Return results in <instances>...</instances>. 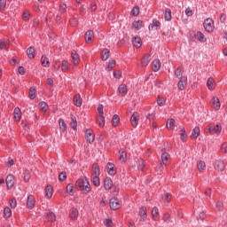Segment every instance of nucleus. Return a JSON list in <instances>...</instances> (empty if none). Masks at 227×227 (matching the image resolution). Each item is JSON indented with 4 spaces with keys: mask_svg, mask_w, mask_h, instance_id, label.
<instances>
[{
    "mask_svg": "<svg viewBox=\"0 0 227 227\" xmlns=\"http://www.w3.org/2000/svg\"><path fill=\"white\" fill-rule=\"evenodd\" d=\"M76 189L82 191L85 194H88L91 191V185L86 179L80 178L75 183Z\"/></svg>",
    "mask_w": 227,
    "mask_h": 227,
    "instance_id": "obj_1",
    "label": "nucleus"
},
{
    "mask_svg": "<svg viewBox=\"0 0 227 227\" xmlns=\"http://www.w3.org/2000/svg\"><path fill=\"white\" fill-rule=\"evenodd\" d=\"M204 28L207 33H212L214 31V20L208 18L204 21Z\"/></svg>",
    "mask_w": 227,
    "mask_h": 227,
    "instance_id": "obj_2",
    "label": "nucleus"
},
{
    "mask_svg": "<svg viewBox=\"0 0 227 227\" xmlns=\"http://www.w3.org/2000/svg\"><path fill=\"white\" fill-rule=\"evenodd\" d=\"M121 204L120 203V200L116 198H112L110 200V208L112 210H118V208H121Z\"/></svg>",
    "mask_w": 227,
    "mask_h": 227,
    "instance_id": "obj_3",
    "label": "nucleus"
},
{
    "mask_svg": "<svg viewBox=\"0 0 227 227\" xmlns=\"http://www.w3.org/2000/svg\"><path fill=\"white\" fill-rule=\"evenodd\" d=\"M211 107L215 109V111H219V109H221V101H219V98L214 97L211 99Z\"/></svg>",
    "mask_w": 227,
    "mask_h": 227,
    "instance_id": "obj_4",
    "label": "nucleus"
},
{
    "mask_svg": "<svg viewBox=\"0 0 227 227\" xmlns=\"http://www.w3.org/2000/svg\"><path fill=\"white\" fill-rule=\"evenodd\" d=\"M85 139L88 143L91 144L95 141V135H93V130L87 129L85 132Z\"/></svg>",
    "mask_w": 227,
    "mask_h": 227,
    "instance_id": "obj_5",
    "label": "nucleus"
},
{
    "mask_svg": "<svg viewBox=\"0 0 227 227\" xmlns=\"http://www.w3.org/2000/svg\"><path fill=\"white\" fill-rule=\"evenodd\" d=\"M84 36L86 43H91L95 38V33L92 30H89L85 33Z\"/></svg>",
    "mask_w": 227,
    "mask_h": 227,
    "instance_id": "obj_6",
    "label": "nucleus"
},
{
    "mask_svg": "<svg viewBox=\"0 0 227 227\" xmlns=\"http://www.w3.org/2000/svg\"><path fill=\"white\" fill-rule=\"evenodd\" d=\"M177 86L181 91H184V89L185 88V86H187V76L181 77L180 81L177 83Z\"/></svg>",
    "mask_w": 227,
    "mask_h": 227,
    "instance_id": "obj_7",
    "label": "nucleus"
},
{
    "mask_svg": "<svg viewBox=\"0 0 227 227\" xmlns=\"http://www.w3.org/2000/svg\"><path fill=\"white\" fill-rule=\"evenodd\" d=\"M130 121L132 127H137V123L139 122V114H137V112L133 113Z\"/></svg>",
    "mask_w": 227,
    "mask_h": 227,
    "instance_id": "obj_8",
    "label": "nucleus"
},
{
    "mask_svg": "<svg viewBox=\"0 0 227 227\" xmlns=\"http://www.w3.org/2000/svg\"><path fill=\"white\" fill-rule=\"evenodd\" d=\"M5 182L8 189H12V187H13L15 184V178L13 177V175H8L5 179Z\"/></svg>",
    "mask_w": 227,
    "mask_h": 227,
    "instance_id": "obj_9",
    "label": "nucleus"
},
{
    "mask_svg": "<svg viewBox=\"0 0 227 227\" xmlns=\"http://www.w3.org/2000/svg\"><path fill=\"white\" fill-rule=\"evenodd\" d=\"M71 58L72 63L74 65V67H77V65H79V61H81V59H79V54H77V51H72Z\"/></svg>",
    "mask_w": 227,
    "mask_h": 227,
    "instance_id": "obj_10",
    "label": "nucleus"
},
{
    "mask_svg": "<svg viewBox=\"0 0 227 227\" xmlns=\"http://www.w3.org/2000/svg\"><path fill=\"white\" fill-rule=\"evenodd\" d=\"M224 161L218 160L215 161V169H216V171H224Z\"/></svg>",
    "mask_w": 227,
    "mask_h": 227,
    "instance_id": "obj_11",
    "label": "nucleus"
},
{
    "mask_svg": "<svg viewBox=\"0 0 227 227\" xmlns=\"http://www.w3.org/2000/svg\"><path fill=\"white\" fill-rule=\"evenodd\" d=\"M106 169H107L108 175H111L112 176H114V175L116 173L114 165L112 162L107 163Z\"/></svg>",
    "mask_w": 227,
    "mask_h": 227,
    "instance_id": "obj_12",
    "label": "nucleus"
},
{
    "mask_svg": "<svg viewBox=\"0 0 227 227\" xmlns=\"http://www.w3.org/2000/svg\"><path fill=\"white\" fill-rule=\"evenodd\" d=\"M150 61H152L151 56L146 54L141 59V66L142 67H148V65H150Z\"/></svg>",
    "mask_w": 227,
    "mask_h": 227,
    "instance_id": "obj_13",
    "label": "nucleus"
},
{
    "mask_svg": "<svg viewBox=\"0 0 227 227\" xmlns=\"http://www.w3.org/2000/svg\"><path fill=\"white\" fill-rule=\"evenodd\" d=\"M61 70L62 72H68V70H72V66L68 61L63 60L61 65Z\"/></svg>",
    "mask_w": 227,
    "mask_h": 227,
    "instance_id": "obj_14",
    "label": "nucleus"
},
{
    "mask_svg": "<svg viewBox=\"0 0 227 227\" xmlns=\"http://www.w3.org/2000/svg\"><path fill=\"white\" fill-rule=\"evenodd\" d=\"M152 68L153 72H159L160 70V60L155 59L152 63Z\"/></svg>",
    "mask_w": 227,
    "mask_h": 227,
    "instance_id": "obj_15",
    "label": "nucleus"
},
{
    "mask_svg": "<svg viewBox=\"0 0 227 227\" xmlns=\"http://www.w3.org/2000/svg\"><path fill=\"white\" fill-rule=\"evenodd\" d=\"M104 187H105L106 191H109V189H111V187H113V180L111 179V177H106L105 179Z\"/></svg>",
    "mask_w": 227,
    "mask_h": 227,
    "instance_id": "obj_16",
    "label": "nucleus"
},
{
    "mask_svg": "<svg viewBox=\"0 0 227 227\" xmlns=\"http://www.w3.org/2000/svg\"><path fill=\"white\" fill-rule=\"evenodd\" d=\"M10 47V41L8 39H0V51L8 49Z\"/></svg>",
    "mask_w": 227,
    "mask_h": 227,
    "instance_id": "obj_17",
    "label": "nucleus"
},
{
    "mask_svg": "<svg viewBox=\"0 0 227 227\" xmlns=\"http://www.w3.org/2000/svg\"><path fill=\"white\" fill-rule=\"evenodd\" d=\"M128 90H127V85L125 84H121L118 88V93H120V95H121L122 97H125L128 93Z\"/></svg>",
    "mask_w": 227,
    "mask_h": 227,
    "instance_id": "obj_18",
    "label": "nucleus"
},
{
    "mask_svg": "<svg viewBox=\"0 0 227 227\" xmlns=\"http://www.w3.org/2000/svg\"><path fill=\"white\" fill-rule=\"evenodd\" d=\"M35 197L30 195L27 197V208H33L35 207Z\"/></svg>",
    "mask_w": 227,
    "mask_h": 227,
    "instance_id": "obj_19",
    "label": "nucleus"
},
{
    "mask_svg": "<svg viewBox=\"0 0 227 227\" xmlns=\"http://www.w3.org/2000/svg\"><path fill=\"white\" fill-rule=\"evenodd\" d=\"M13 113L15 121H20V118H22V112H20V108L16 107Z\"/></svg>",
    "mask_w": 227,
    "mask_h": 227,
    "instance_id": "obj_20",
    "label": "nucleus"
},
{
    "mask_svg": "<svg viewBox=\"0 0 227 227\" xmlns=\"http://www.w3.org/2000/svg\"><path fill=\"white\" fill-rule=\"evenodd\" d=\"M200 127L197 126L192 129V132L191 135L192 139H198V137H200Z\"/></svg>",
    "mask_w": 227,
    "mask_h": 227,
    "instance_id": "obj_21",
    "label": "nucleus"
},
{
    "mask_svg": "<svg viewBox=\"0 0 227 227\" xmlns=\"http://www.w3.org/2000/svg\"><path fill=\"white\" fill-rule=\"evenodd\" d=\"M74 104L76 106V107H81V106H82V98H81V95L74 96Z\"/></svg>",
    "mask_w": 227,
    "mask_h": 227,
    "instance_id": "obj_22",
    "label": "nucleus"
},
{
    "mask_svg": "<svg viewBox=\"0 0 227 227\" xmlns=\"http://www.w3.org/2000/svg\"><path fill=\"white\" fill-rule=\"evenodd\" d=\"M44 192L45 197L48 198V200H51V198H52V186L47 185Z\"/></svg>",
    "mask_w": 227,
    "mask_h": 227,
    "instance_id": "obj_23",
    "label": "nucleus"
},
{
    "mask_svg": "<svg viewBox=\"0 0 227 227\" xmlns=\"http://www.w3.org/2000/svg\"><path fill=\"white\" fill-rule=\"evenodd\" d=\"M132 43H133L134 47H137V49H139V47H141V45H142L141 37L135 36L133 38Z\"/></svg>",
    "mask_w": 227,
    "mask_h": 227,
    "instance_id": "obj_24",
    "label": "nucleus"
},
{
    "mask_svg": "<svg viewBox=\"0 0 227 227\" xmlns=\"http://www.w3.org/2000/svg\"><path fill=\"white\" fill-rule=\"evenodd\" d=\"M197 168L199 171L202 173V171H205V169H207V164L205 163V161L200 160L197 162Z\"/></svg>",
    "mask_w": 227,
    "mask_h": 227,
    "instance_id": "obj_25",
    "label": "nucleus"
},
{
    "mask_svg": "<svg viewBox=\"0 0 227 227\" xmlns=\"http://www.w3.org/2000/svg\"><path fill=\"white\" fill-rule=\"evenodd\" d=\"M169 159H170L169 153H163L161 154V161H162V164H164V166L168 165V161L169 160Z\"/></svg>",
    "mask_w": 227,
    "mask_h": 227,
    "instance_id": "obj_26",
    "label": "nucleus"
},
{
    "mask_svg": "<svg viewBox=\"0 0 227 227\" xmlns=\"http://www.w3.org/2000/svg\"><path fill=\"white\" fill-rule=\"evenodd\" d=\"M139 215H140V218L142 219V221H145L146 220V217H147V215H146V207H142L139 210Z\"/></svg>",
    "mask_w": 227,
    "mask_h": 227,
    "instance_id": "obj_27",
    "label": "nucleus"
},
{
    "mask_svg": "<svg viewBox=\"0 0 227 227\" xmlns=\"http://www.w3.org/2000/svg\"><path fill=\"white\" fill-rule=\"evenodd\" d=\"M109 54H110V51L107 49L103 50L101 52L102 60L107 61V59H109Z\"/></svg>",
    "mask_w": 227,
    "mask_h": 227,
    "instance_id": "obj_28",
    "label": "nucleus"
},
{
    "mask_svg": "<svg viewBox=\"0 0 227 227\" xmlns=\"http://www.w3.org/2000/svg\"><path fill=\"white\" fill-rule=\"evenodd\" d=\"M167 129L168 130H173L175 129V119H168L167 121Z\"/></svg>",
    "mask_w": 227,
    "mask_h": 227,
    "instance_id": "obj_29",
    "label": "nucleus"
},
{
    "mask_svg": "<svg viewBox=\"0 0 227 227\" xmlns=\"http://www.w3.org/2000/svg\"><path fill=\"white\" fill-rule=\"evenodd\" d=\"M92 173H93V176H100V168H98V164H94L92 166Z\"/></svg>",
    "mask_w": 227,
    "mask_h": 227,
    "instance_id": "obj_30",
    "label": "nucleus"
},
{
    "mask_svg": "<svg viewBox=\"0 0 227 227\" xmlns=\"http://www.w3.org/2000/svg\"><path fill=\"white\" fill-rule=\"evenodd\" d=\"M28 95L31 100H35V98H36V89L35 87H31Z\"/></svg>",
    "mask_w": 227,
    "mask_h": 227,
    "instance_id": "obj_31",
    "label": "nucleus"
},
{
    "mask_svg": "<svg viewBox=\"0 0 227 227\" xmlns=\"http://www.w3.org/2000/svg\"><path fill=\"white\" fill-rule=\"evenodd\" d=\"M97 122L98 123L99 127H104V125H106V117H104V115H98L97 118Z\"/></svg>",
    "mask_w": 227,
    "mask_h": 227,
    "instance_id": "obj_32",
    "label": "nucleus"
},
{
    "mask_svg": "<svg viewBox=\"0 0 227 227\" xmlns=\"http://www.w3.org/2000/svg\"><path fill=\"white\" fill-rule=\"evenodd\" d=\"M78 215H79V211H77L76 208H73L70 210L69 217H71V219H77Z\"/></svg>",
    "mask_w": 227,
    "mask_h": 227,
    "instance_id": "obj_33",
    "label": "nucleus"
},
{
    "mask_svg": "<svg viewBox=\"0 0 227 227\" xmlns=\"http://www.w3.org/2000/svg\"><path fill=\"white\" fill-rule=\"evenodd\" d=\"M132 27L137 31H139V29H141L143 27V21H141V20L135 21V22L132 23Z\"/></svg>",
    "mask_w": 227,
    "mask_h": 227,
    "instance_id": "obj_34",
    "label": "nucleus"
},
{
    "mask_svg": "<svg viewBox=\"0 0 227 227\" xmlns=\"http://www.w3.org/2000/svg\"><path fill=\"white\" fill-rule=\"evenodd\" d=\"M4 219H10V217H12V209H10V207L4 209Z\"/></svg>",
    "mask_w": 227,
    "mask_h": 227,
    "instance_id": "obj_35",
    "label": "nucleus"
},
{
    "mask_svg": "<svg viewBox=\"0 0 227 227\" xmlns=\"http://www.w3.org/2000/svg\"><path fill=\"white\" fill-rule=\"evenodd\" d=\"M27 54L29 59H33V58H35V48L29 47L27 50Z\"/></svg>",
    "mask_w": 227,
    "mask_h": 227,
    "instance_id": "obj_36",
    "label": "nucleus"
},
{
    "mask_svg": "<svg viewBox=\"0 0 227 227\" xmlns=\"http://www.w3.org/2000/svg\"><path fill=\"white\" fill-rule=\"evenodd\" d=\"M223 130V127H221L220 124H216L215 127H213V132L214 134H216L217 136H219V134H221Z\"/></svg>",
    "mask_w": 227,
    "mask_h": 227,
    "instance_id": "obj_37",
    "label": "nucleus"
},
{
    "mask_svg": "<svg viewBox=\"0 0 227 227\" xmlns=\"http://www.w3.org/2000/svg\"><path fill=\"white\" fill-rule=\"evenodd\" d=\"M119 159L121 162H125L127 160V153L125 151H120Z\"/></svg>",
    "mask_w": 227,
    "mask_h": 227,
    "instance_id": "obj_38",
    "label": "nucleus"
},
{
    "mask_svg": "<svg viewBox=\"0 0 227 227\" xmlns=\"http://www.w3.org/2000/svg\"><path fill=\"white\" fill-rule=\"evenodd\" d=\"M39 107L43 113H47V110L49 109V106L45 102L39 103Z\"/></svg>",
    "mask_w": 227,
    "mask_h": 227,
    "instance_id": "obj_39",
    "label": "nucleus"
},
{
    "mask_svg": "<svg viewBox=\"0 0 227 227\" xmlns=\"http://www.w3.org/2000/svg\"><path fill=\"white\" fill-rule=\"evenodd\" d=\"M71 120L72 129H74V130H77V119L75 118V116L72 115Z\"/></svg>",
    "mask_w": 227,
    "mask_h": 227,
    "instance_id": "obj_40",
    "label": "nucleus"
},
{
    "mask_svg": "<svg viewBox=\"0 0 227 227\" xmlns=\"http://www.w3.org/2000/svg\"><path fill=\"white\" fill-rule=\"evenodd\" d=\"M118 123H120V116H118V114H115L113 117L112 125L113 127H117Z\"/></svg>",
    "mask_w": 227,
    "mask_h": 227,
    "instance_id": "obj_41",
    "label": "nucleus"
},
{
    "mask_svg": "<svg viewBox=\"0 0 227 227\" xmlns=\"http://www.w3.org/2000/svg\"><path fill=\"white\" fill-rule=\"evenodd\" d=\"M114 67H116V60H110L106 65V70L111 71Z\"/></svg>",
    "mask_w": 227,
    "mask_h": 227,
    "instance_id": "obj_42",
    "label": "nucleus"
},
{
    "mask_svg": "<svg viewBox=\"0 0 227 227\" xmlns=\"http://www.w3.org/2000/svg\"><path fill=\"white\" fill-rule=\"evenodd\" d=\"M137 166L138 169H140L141 171H145V160L143 159L137 160Z\"/></svg>",
    "mask_w": 227,
    "mask_h": 227,
    "instance_id": "obj_43",
    "label": "nucleus"
},
{
    "mask_svg": "<svg viewBox=\"0 0 227 227\" xmlns=\"http://www.w3.org/2000/svg\"><path fill=\"white\" fill-rule=\"evenodd\" d=\"M197 39L199 40V42H207V39H205V35H203V33H201L200 31L197 32Z\"/></svg>",
    "mask_w": 227,
    "mask_h": 227,
    "instance_id": "obj_44",
    "label": "nucleus"
},
{
    "mask_svg": "<svg viewBox=\"0 0 227 227\" xmlns=\"http://www.w3.org/2000/svg\"><path fill=\"white\" fill-rule=\"evenodd\" d=\"M171 11L169 9H167L164 13V19L165 20L168 21L171 20Z\"/></svg>",
    "mask_w": 227,
    "mask_h": 227,
    "instance_id": "obj_45",
    "label": "nucleus"
},
{
    "mask_svg": "<svg viewBox=\"0 0 227 227\" xmlns=\"http://www.w3.org/2000/svg\"><path fill=\"white\" fill-rule=\"evenodd\" d=\"M67 192L70 196H74V184H67Z\"/></svg>",
    "mask_w": 227,
    "mask_h": 227,
    "instance_id": "obj_46",
    "label": "nucleus"
},
{
    "mask_svg": "<svg viewBox=\"0 0 227 227\" xmlns=\"http://www.w3.org/2000/svg\"><path fill=\"white\" fill-rule=\"evenodd\" d=\"M48 221H51V223H54L56 221V215L52 212H49L47 214Z\"/></svg>",
    "mask_w": 227,
    "mask_h": 227,
    "instance_id": "obj_47",
    "label": "nucleus"
},
{
    "mask_svg": "<svg viewBox=\"0 0 227 227\" xmlns=\"http://www.w3.org/2000/svg\"><path fill=\"white\" fill-rule=\"evenodd\" d=\"M208 90H214V78H208L207 82Z\"/></svg>",
    "mask_w": 227,
    "mask_h": 227,
    "instance_id": "obj_48",
    "label": "nucleus"
},
{
    "mask_svg": "<svg viewBox=\"0 0 227 227\" xmlns=\"http://www.w3.org/2000/svg\"><path fill=\"white\" fill-rule=\"evenodd\" d=\"M92 183L96 187H98L100 185V178H98V176H93Z\"/></svg>",
    "mask_w": 227,
    "mask_h": 227,
    "instance_id": "obj_49",
    "label": "nucleus"
},
{
    "mask_svg": "<svg viewBox=\"0 0 227 227\" xmlns=\"http://www.w3.org/2000/svg\"><path fill=\"white\" fill-rule=\"evenodd\" d=\"M59 129L63 131L67 130V123H65V121L63 119H59Z\"/></svg>",
    "mask_w": 227,
    "mask_h": 227,
    "instance_id": "obj_50",
    "label": "nucleus"
},
{
    "mask_svg": "<svg viewBox=\"0 0 227 227\" xmlns=\"http://www.w3.org/2000/svg\"><path fill=\"white\" fill-rule=\"evenodd\" d=\"M185 15L187 17H192V15H194V9L191 8V7H188L186 10H185Z\"/></svg>",
    "mask_w": 227,
    "mask_h": 227,
    "instance_id": "obj_51",
    "label": "nucleus"
},
{
    "mask_svg": "<svg viewBox=\"0 0 227 227\" xmlns=\"http://www.w3.org/2000/svg\"><path fill=\"white\" fill-rule=\"evenodd\" d=\"M151 27H152V29H153V27H154L155 29H159V27H160V23L159 20H153V24H152Z\"/></svg>",
    "mask_w": 227,
    "mask_h": 227,
    "instance_id": "obj_52",
    "label": "nucleus"
},
{
    "mask_svg": "<svg viewBox=\"0 0 227 227\" xmlns=\"http://www.w3.org/2000/svg\"><path fill=\"white\" fill-rule=\"evenodd\" d=\"M180 138H181V141H185V139L187 138V133L185 132V129L183 128L181 129V133H180Z\"/></svg>",
    "mask_w": 227,
    "mask_h": 227,
    "instance_id": "obj_53",
    "label": "nucleus"
},
{
    "mask_svg": "<svg viewBox=\"0 0 227 227\" xmlns=\"http://www.w3.org/2000/svg\"><path fill=\"white\" fill-rule=\"evenodd\" d=\"M204 132H206V134H212V132H214V126L212 125H207L205 129Z\"/></svg>",
    "mask_w": 227,
    "mask_h": 227,
    "instance_id": "obj_54",
    "label": "nucleus"
},
{
    "mask_svg": "<svg viewBox=\"0 0 227 227\" xmlns=\"http://www.w3.org/2000/svg\"><path fill=\"white\" fill-rule=\"evenodd\" d=\"M59 180L60 182H65V180H67V172H60L59 175Z\"/></svg>",
    "mask_w": 227,
    "mask_h": 227,
    "instance_id": "obj_55",
    "label": "nucleus"
},
{
    "mask_svg": "<svg viewBox=\"0 0 227 227\" xmlns=\"http://www.w3.org/2000/svg\"><path fill=\"white\" fill-rule=\"evenodd\" d=\"M41 63L43 67H49V59H46L44 56L41 59Z\"/></svg>",
    "mask_w": 227,
    "mask_h": 227,
    "instance_id": "obj_56",
    "label": "nucleus"
},
{
    "mask_svg": "<svg viewBox=\"0 0 227 227\" xmlns=\"http://www.w3.org/2000/svg\"><path fill=\"white\" fill-rule=\"evenodd\" d=\"M157 104L158 106H160V107H162L166 104V101L164 100V98L159 96L157 99Z\"/></svg>",
    "mask_w": 227,
    "mask_h": 227,
    "instance_id": "obj_57",
    "label": "nucleus"
},
{
    "mask_svg": "<svg viewBox=\"0 0 227 227\" xmlns=\"http://www.w3.org/2000/svg\"><path fill=\"white\" fill-rule=\"evenodd\" d=\"M131 15L137 17V15H139V7H134L131 11Z\"/></svg>",
    "mask_w": 227,
    "mask_h": 227,
    "instance_id": "obj_58",
    "label": "nucleus"
},
{
    "mask_svg": "<svg viewBox=\"0 0 227 227\" xmlns=\"http://www.w3.org/2000/svg\"><path fill=\"white\" fill-rule=\"evenodd\" d=\"M152 215L154 219L157 217V215H159V208L157 207L153 208Z\"/></svg>",
    "mask_w": 227,
    "mask_h": 227,
    "instance_id": "obj_59",
    "label": "nucleus"
},
{
    "mask_svg": "<svg viewBox=\"0 0 227 227\" xmlns=\"http://www.w3.org/2000/svg\"><path fill=\"white\" fill-rule=\"evenodd\" d=\"M10 207L11 208H16L17 207V200L12 199L10 201Z\"/></svg>",
    "mask_w": 227,
    "mask_h": 227,
    "instance_id": "obj_60",
    "label": "nucleus"
},
{
    "mask_svg": "<svg viewBox=\"0 0 227 227\" xmlns=\"http://www.w3.org/2000/svg\"><path fill=\"white\" fill-rule=\"evenodd\" d=\"M221 152H223V153H227V142L222 144Z\"/></svg>",
    "mask_w": 227,
    "mask_h": 227,
    "instance_id": "obj_61",
    "label": "nucleus"
},
{
    "mask_svg": "<svg viewBox=\"0 0 227 227\" xmlns=\"http://www.w3.org/2000/svg\"><path fill=\"white\" fill-rule=\"evenodd\" d=\"M114 76L115 79H121V71H114Z\"/></svg>",
    "mask_w": 227,
    "mask_h": 227,
    "instance_id": "obj_62",
    "label": "nucleus"
},
{
    "mask_svg": "<svg viewBox=\"0 0 227 227\" xmlns=\"http://www.w3.org/2000/svg\"><path fill=\"white\" fill-rule=\"evenodd\" d=\"M175 74L177 78H180L182 77V69L180 67H178L176 72H175Z\"/></svg>",
    "mask_w": 227,
    "mask_h": 227,
    "instance_id": "obj_63",
    "label": "nucleus"
},
{
    "mask_svg": "<svg viewBox=\"0 0 227 227\" xmlns=\"http://www.w3.org/2000/svg\"><path fill=\"white\" fill-rule=\"evenodd\" d=\"M29 15H30L29 12L27 11H25L22 16L24 20H29Z\"/></svg>",
    "mask_w": 227,
    "mask_h": 227,
    "instance_id": "obj_64",
    "label": "nucleus"
}]
</instances>
